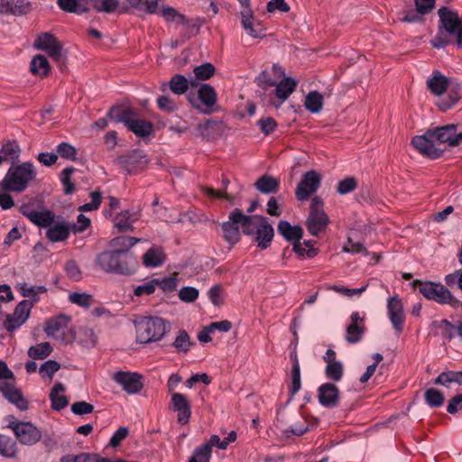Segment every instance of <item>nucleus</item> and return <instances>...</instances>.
I'll return each mask as SVG.
<instances>
[{
	"instance_id": "43",
	"label": "nucleus",
	"mask_w": 462,
	"mask_h": 462,
	"mask_svg": "<svg viewBox=\"0 0 462 462\" xmlns=\"http://www.w3.org/2000/svg\"><path fill=\"white\" fill-rule=\"evenodd\" d=\"M199 98L207 107H212L217 102V93L208 84H202L198 91Z\"/></svg>"
},
{
	"instance_id": "63",
	"label": "nucleus",
	"mask_w": 462,
	"mask_h": 462,
	"mask_svg": "<svg viewBox=\"0 0 462 462\" xmlns=\"http://www.w3.org/2000/svg\"><path fill=\"white\" fill-rule=\"evenodd\" d=\"M257 125L259 126L262 133L264 134L265 135L271 134L277 128V124L275 120L270 116L262 117L261 119H259L257 122Z\"/></svg>"
},
{
	"instance_id": "6",
	"label": "nucleus",
	"mask_w": 462,
	"mask_h": 462,
	"mask_svg": "<svg viewBox=\"0 0 462 462\" xmlns=\"http://www.w3.org/2000/svg\"><path fill=\"white\" fill-rule=\"evenodd\" d=\"M250 233L247 236H255L254 241L261 249H266L270 246L274 231L265 217L261 215L249 216Z\"/></svg>"
},
{
	"instance_id": "9",
	"label": "nucleus",
	"mask_w": 462,
	"mask_h": 462,
	"mask_svg": "<svg viewBox=\"0 0 462 462\" xmlns=\"http://www.w3.org/2000/svg\"><path fill=\"white\" fill-rule=\"evenodd\" d=\"M328 217L323 210L322 200L315 197L310 203V212L307 219V228L312 236H318L328 226Z\"/></svg>"
},
{
	"instance_id": "21",
	"label": "nucleus",
	"mask_w": 462,
	"mask_h": 462,
	"mask_svg": "<svg viewBox=\"0 0 462 462\" xmlns=\"http://www.w3.org/2000/svg\"><path fill=\"white\" fill-rule=\"evenodd\" d=\"M350 319L351 322L346 327V340L350 344H355L361 340L365 331L364 317H361L358 312H353Z\"/></svg>"
},
{
	"instance_id": "35",
	"label": "nucleus",
	"mask_w": 462,
	"mask_h": 462,
	"mask_svg": "<svg viewBox=\"0 0 462 462\" xmlns=\"http://www.w3.org/2000/svg\"><path fill=\"white\" fill-rule=\"evenodd\" d=\"M279 184L278 179L270 175H263L257 180L254 186L260 192L271 194L278 190Z\"/></svg>"
},
{
	"instance_id": "50",
	"label": "nucleus",
	"mask_w": 462,
	"mask_h": 462,
	"mask_svg": "<svg viewBox=\"0 0 462 462\" xmlns=\"http://www.w3.org/2000/svg\"><path fill=\"white\" fill-rule=\"evenodd\" d=\"M444 400V395L439 390L430 388L425 392L426 403L430 407L437 408L442 406Z\"/></svg>"
},
{
	"instance_id": "36",
	"label": "nucleus",
	"mask_w": 462,
	"mask_h": 462,
	"mask_svg": "<svg viewBox=\"0 0 462 462\" xmlns=\"http://www.w3.org/2000/svg\"><path fill=\"white\" fill-rule=\"evenodd\" d=\"M165 261V254L160 248H151L143 256V263L146 267L161 266Z\"/></svg>"
},
{
	"instance_id": "34",
	"label": "nucleus",
	"mask_w": 462,
	"mask_h": 462,
	"mask_svg": "<svg viewBox=\"0 0 462 462\" xmlns=\"http://www.w3.org/2000/svg\"><path fill=\"white\" fill-rule=\"evenodd\" d=\"M30 70L33 75L45 78L51 70L47 58L42 54L35 55L31 60Z\"/></svg>"
},
{
	"instance_id": "60",
	"label": "nucleus",
	"mask_w": 462,
	"mask_h": 462,
	"mask_svg": "<svg viewBox=\"0 0 462 462\" xmlns=\"http://www.w3.org/2000/svg\"><path fill=\"white\" fill-rule=\"evenodd\" d=\"M356 187V180L354 177H348L338 182L337 191L341 195H345L355 190Z\"/></svg>"
},
{
	"instance_id": "20",
	"label": "nucleus",
	"mask_w": 462,
	"mask_h": 462,
	"mask_svg": "<svg viewBox=\"0 0 462 462\" xmlns=\"http://www.w3.org/2000/svg\"><path fill=\"white\" fill-rule=\"evenodd\" d=\"M107 116L116 123H123L127 127L138 116L137 110L129 106H117L110 108Z\"/></svg>"
},
{
	"instance_id": "5",
	"label": "nucleus",
	"mask_w": 462,
	"mask_h": 462,
	"mask_svg": "<svg viewBox=\"0 0 462 462\" xmlns=\"http://www.w3.org/2000/svg\"><path fill=\"white\" fill-rule=\"evenodd\" d=\"M411 285L413 288H418L419 291L429 300L450 305L457 301L450 291L441 283L414 280Z\"/></svg>"
},
{
	"instance_id": "4",
	"label": "nucleus",
	"mask_w": 462,
	"mask_h": 462,
	"mask_svg": "<svg viewBox=\"0 0 462 462\" xmlns=\"http://www.w3.org/2000/svg\"><path fill=\"white\" fill-rule=\"evenodd\" d=\"M239 226H241L245 235L250 233L249 216L245 215L240 209L236 208L230 212L228 220L223 222L221 225L223 237L231 246L237 244L240 240L241 235Z\"/></svg>"
},
{
	"instance_id": "16",
	"label": "nucleus",
	"mask_w": 462,
	"mask_h": 462,
	"mask_svg": "<svg viewBox=\"0 0 462 462\" xmlns=\"http://www.w3.org/2000/svg\"><path fill=\"white\" fill-rule=\"evenodd\" d=\"M113 379L129 394L136 393L143 388L142 377L136 373L119 371Z\"/></svg>"
},
{
	"instance_id": "31",
	"label": "nucleus",
	"mask_w": 462,
	"mask_h": 462,
	"mask_svg": "<svg viewBox=\"0 0 462 462\" xmlns=\"http://www.w3.org/2000/svg\"><path fill=\"white\" fill-rule=\"evenodd\" d=\"M274 86L275 96L278 99H280L281 103H283L295 90L297 81L291 77H285L282 80H281L279 83H276Z\"/></svg>"
},
{
	"instance_id": "33",
	"label": "nucleus",
	"mask_w": 462,
	"mask_h": 462,
	"mask_svg": "<svg viewBox=\"0 0 462 462\" xmlns=\"http://www.w3.org/2000/svg\"><path fill=\"white\" fill-rule=\"evenodd\" d=\"M88 0H58V5L62 11L77 14L88 12Z\"/></svg>"
},
{
	"instance_id": "18",
	"label": "nucleus",
	"mask_w": 462,
	"mask_h": 462,
	"mask_svg": "<svg viewBox=\"0 0 462 462\" xmlns=\"http://www.w3.org/2000/svg\"><path fill=\"white\" fill-rule=\"evenodd\" d=\"M318 398L319 403L326 408H334L339 401V390L331 383H326L321 384L318 390Z\"/></svg>"
},
{
	"instance_id": "7",
	"label": "nucleus",
	"mask_w": 462,
	"mask_h": 462,
	"mask_svg": "<svg viewBox=\"0 0 462 462\" xmlns=\"http://www.w3.org/2000/svg\"><path fill=\"white\" fill-rule=\"evenodd\" d=\"M8 427L16 439L23 445H33L42 439L41 430L29 421H18L14 416L8 417Z\"/></svg>"
},
{
	"instance_id": "45",
	"label": "nucleus",
	"mask_w": 462,
	"mask_h": 462,
	"mask_svg": "<svg viewBox=\"0 0 462 462\" xmlns=\"http://www.w3.org/2000/svg\"><path fill=\"white\" fill-rule=\"evenodd\" d=\"M193 343L188 332L184 329L180 330L172 343V346L178 353H188Z\"/></svg>"
},
{
	"instance_id": "59",
	"label": "nucleus",
	"mask_w": 462,
	"mask_h": 462,
	"mask_svg": "<svg viewBox=\"0 0 462 462\" xmlns=\"http://www.w3.org/2000/svg\"><path fill=\"white\" fill-rule=\"evenodd\" d=\"M301 387L300 368V365H292L291 367V384L290 386V393L294 396Z\"/></svg>"
},
{
	"instance_id": "57",
	"label": "nucleus",
	"mask_w": 462,
	"mask_h": 462,
	"mask_svg": "<svg viewBox=\"0 0 462 462\" xmlns=\"http://www.w3.org/2000/svg\"><path fill=\"white\" fill-rule=\"evenodd\" d=\"M58 154L64 159L76 160L77 150L69 143H61L57 146Z\"/></svg>"
},
{
	"instance_id": "37",
	"label": "nucleus",
	"mask_w": 462,
	"mask_h": 462,
	"mask_svg": "<svg viewBox=\"0 0 462 462\" xmlns=\"http://www.w3.org/2000/svg\"><path fill=\"white\" fill-rule=\"evenodd\" d=\"M140 239L133 236H117L111 240L110 246L115 251H122V253L128 254V250L137 244Z\"/></svg>"
},
{
	"instance_id": "19",
	"label": "nucleus",
	"mask_w": 462,
	"mask_h": 462,
	"mask_svg": "<svg viewBox=\"0 0 462 462\" xmlns=\"http://www.w3.org/2000/svg\"><path fill=\"white\" fill-rule=\"evenodd\" d=\"M0 391L8 400L9 402L15 405L20 411H26L28 409V402L23 397L22 392L14 384L9 383H2L0 384Z\"/></svg>"
},
{
	"instance_id": "53",
	"label": "nucleus",
	"mask_w": 462,
	"mask_h": 462,
	"mask_svg": "<svg viewBox=\"0 0 462 462\" xmlns=\"http://www.w3.org/2000/svg\"><path fill=\"white\" fill-rule=\"evenodd\" d=\"M326 376L335 382L341 380L343 376V365L341 362H332L327 365L325 369Z\"/></svg>"
},
{
	"instance_id": "29",
	"label": "nucleus",
	"mask_w": 462,
	"mask_h": 462,
	"mask_svg": "<svg viewBox=\"0 0 462 462\" xmlns=\"http://www.w3.org/2000/svg\"><path fill=\"white\" fill-rule=\"evenodd\" d=\"M139 216L137 213L129 210H124L117 214L114 219L115 227L120 232L133 230V224L137 221Z\"/></svg>"
},
{
	"instance_id": "11",
	"label": "nucleus",
	"mask_w": 462,
	"mask_h": 462,
	"mask_svg": "<svg viewBox=\"0 0 462 462\" xmlns=\"http://www.w3.org/2000/svg\"><path fill=\"white\" fill-rule=\"evenodd\" d=\"M33 307V303L31 300H23L20 301L13 314H8L4 321V328L13 332L23 324H24L29 319L31 310Z\"/></svg>"
},
{
	"instance_id": "15",
	"label": "nucleus",
	"mask_w": 462,
	"mask_h": 462,
	"mask_svg": "<svg viewBox=\"0 0 462 462\" xmlns=\"http://www.w3.org/2000/svg\"><path fill=\"white\" fill-rule=\"evenodd\" d=\"M69 321V318L65 315L58 316L47 321L44 330L48 337L69 343L71 339L67 340L64 336L69 330L68 326Z\"/></svg>"
},
{
	"instance_id": "51",
	"label": "nucleus",
	"mask_w": 462,
	"mask_h": 462,
	"mask_svg": "<svg viewBox=\"0 0 462 462\" xmlns=\"http://www.w3.org/2000/svg\"><path fill=\"white\" fill-rule=\"evenodd\" d=\"M93 8L97 12L113 13L119 6L118 0H91Z\"/></svg>"
},
{
	"instance_id": "27",
	"label": "nucleus",
	"mask_w": 462,
	"mask_h": 462,
	"mask_svg": "<svg viewBox=\"0 0 462 462\" xmlns=\"http://www.w3.org/2000/svg\"><path fill=\"white\" fill-rule=\"evenodd\" d=\"M448 86V79L438 70L433 71L432 76L427 80L429 90L438 97L446 92Z\"/></svg>"
},
{
	"instance_id": "10",
	"label": "nucleus",
	"mask_w": 462,
	"mask_h": 462,
	"mask_svg": "<svg viewBox=\"0 0 462 462\" xmlns=\"http://www.w3.org/2000/svg\"><path fill=\"white\" fill-rule=\"evenodd\" d=\"M411 145L421 155L430 159L439 158L444 152L436 143V140L430 130H427L424 134L414 136L411 139Z\"/></svg>"
},
{
	"instance_id": "61",
	"label": "nucleus",
	"mask_w": 462,
	"mask_h": 462,
	"mask_svg": "<svg viewBox=\"0 0 462 462\" xmlns=\"http://www.w3.org/2000/svg\"><path fill=\"white\" fill-rule=\"evenodd\" d=\"M199 295V291L195 287L186 286L180 290L179 298L184 302H193Z\"/></svg>"
},
{
	"instance_id": "38",
	"label": "nucleus",
	"mask_w": 462,
	"mask_h": 462,
	"mask_svg": "<svg viewBox=\"0 0 462 462\" xmlns=\"http://www.w3.org/2000/svg\"><path fill=\"white\" fill-rule=\"evenodd\" d=\"M323 102V96L319 92L310 91L305 97L304 106L308 111L317 114L321 111Z\"/></svg>"
},
{
	"instance_id": "49",
	"label": "nucleus",
	"mask_w": 462,
	"mask_h": 462,
	"mask_svg": "<svg viewBox=\"0 0 462 462\" xmlns=\"http://www.w3.org/2000/svg\"><path fill=\"white\" fill-rule=\"evenodd\" d=\"M52 351L51 345L48 342L40 343L34 346H31L28 350V355L33 359H43L47 357Z\"/></svg>"
},
{
	"instance_id": "28",
	"label": "nucleus",
	"mask_w": 462,
	"mask_h": 462,
	"mask_svg": "<svg viewBox=\"0 0 462 462\" xmlns=\"http://www.w3.org/2000/svg\"><path fill=\"white\" fill-rule=\"evenodd\" d=\"M21 154L20 145L16 141H8L0 150V158L3 162L17 164Z\"/></svg>"
},
{
	"instance_id": "41",
	"label": "nucleus",
	"mask_w": 462,
	"mask_h": 462,
	"mask_svg": "<svg viewBox=\"0 0 462 462\" xmlns=\"http://www.w3.org/2000/svg\"><path fill=\"white\" fill-rule=\"evenodd\" d=\"M161 14L167 23H175L177 24L183 25L189 24V20L187 17L171 6L163 7L162 9Z\"/></svg>"
},
{
	"instance_id": "22",
	"label": "nucleus",
	"mask_w": 462,
	"mask_h": 462,
	"mask_svg": "<svg viewBox=\"0 0 462 462\" xmlns=\"http://www.w3.org/2000/svg\"><path fill=\"white\" fill-rule=\"evenodd\" d=\"M69 224L64 220H58L52 223L46 231V237L52 243L65 241L70 233Z\"/></svg>"
},
{
	"instance_id": "3",
	"label": "nucleus",
	"mask_w": 462,
	"mask_h": 462,
	"mask_svg": "<svg viewBox=\"0 0 462 462\" xmlns=\"http://www.w3.org/2000/svg\"><path fill=\"white\" fill-rule=\"evenodd\" d=\"M95 263L101 270L108 273L128 275L133 272L132 256L122 253V251L103 252L97 256Z\"/></svg>"
},
{
	"instance_id": "8",
	"label": "nucleus",
	"mask_w": 462,
	"mask_h": 462,
	"mask_svg": "<svg viewBox=\"0 0 462 462\" xmlns=\"http://www.w3.org/2000/svg\"><path fill=\"white\" fill-rule=\"evenodd\" d=\"M34 47L44 51L58 65L61 66L65 63L66 55L63 47L51 33L44 32L38 35Z\"/></svg>"
},
{
	"instance_id": "54",
	"label": "nucleus",
	"mask_w": 462,
	"mask_h": 462,
	"mask_svg": "<svg viewBox=\"0 0 462 462\" xmlns=\"http://www.w3.org/2000/svg\"><path fill=\"white\" fill-rule=\"evenodd\" d=\"M157 287L158 279H152L149 282H146L141 285L136 286L134 289V295L137 297H141L143 295H151L155 291Z\"/></svg>"
},
{
	"instance_id": "42",
	"label": "nucleus",
	"mask_w": 462,
	"mask_h": 462,
	"mask_svg": "<svg viewBox=\"0 0 462 462\" xmlns=\"http://www.w3.org/2000/svg\"><path fill=\"white\" fill-rule=\"evenodd\" d=\"M189 80L181 74H175L167 83L171 91L175 95H182L189 89Z\"/></svg>"
},
{
	"instance_id": "47",
	"label": "nucleus",
	"mask_w": 462,
	"mask_h": 462,
	"mask_svg": "<svg viewBox=\"0 0 462 462\" xmlns=\"http://www.w3.org/2000/svg\"><path fill=\"white\" fill-rule=\"evenodd\" d=\"M15 454V442L10 437L0 434V455L5 457H14Z\"/></svg>"
},
{
	"instance_id": "64",
	"label": "nucleus",
	"mask_w": 462,
	"mask_h": 462,
	"mask_svg": "<svg viewBox=\"0 0 462 462\" xmlns=\"http://www.w3.org/2000/svg\"><path fill=\"white\" fill-rule=\"evenodd\" d=\"M94 411V406L87 402H77L71 405V411L76 415L89 414Z\"/></svg>"
},
{
	"instance_id": "55",
	"label": "nucleus",
	"mask_w": 462,
	"mask_h": 462,
	"mask_svg": "<svg viewBox=\"0 0 462 462\" xmlns=\"http://www.w3.org/2000/svg\"><path fill=\"white\" fill-rule=\"evenodd\" d=\"M211 457L210 445H203L195 449L189 462H209Z\"/></svg>"
},
{
	"instance_id": "52",
	"label": "nucleus",
	"mask_w": 462,
	"mask_h": 462,
	"mask_svg": "<svg viewBox=\"0 0 462 462\" xmlns=\"http://www.w3.org/2000/svg\"><path fill=\"white\" fill-rule=\"evenodd\" d=\"M60 368V365L57 361L48 360L41 365L39 373L43 379L47 378L51 381L54 374L58 372Z\"/></svg>"
},
{
	"instance_id": "23",
	"label": "nucleus",
	"mask_w": 462,
	"mask_h": 462,
	"mask_svg": "<svg viewBox=\"0 0 462 462\" xmlns=\"http://www.w3.org/2000/svg\"><path fill=\"white\" fill-rule=\"evenodd\" d=\"M440 23L445 31L449 34H457V30L462 27V21L457 13L448 10L447 7H441L439 10Z\"/></svg>"
},
{
	"instance_id": "30",
	"label": "nucleus",
	"mask_w": 462,
	"mask_h": 462,
	"mask_svg": "<svg viewBox=\"0 0 462 462\" xmlns=\"http://www.w3.org/2000/svg\"><path fill=\"white\" fill-rule=\"evenodd\" d=\"M278 233L288 241H300L302 237L303 230L299 226H291L286 220H281L277 226Z\"/></svg>"
},
{
	"instance_id": "62",
	"label": "nucleus",
	"mask_w": 462,
	"mask_h": 462,
	"mask_svg": "<svg viewBox=\"0 0 462 462\" xmlns=\"http://www.w3.org/2000/svg\"><path fill=\"white\" fill-rule=\"evenodd\" d=\"M74 171V167H67L61 172L60 181L64 186V192L66 194H71L74 191V185L70 180L71 174Z\"/></svg>"
},
{
	"instance_id": "48",
	"label": "nucleus",
	"mask_w": 462,
	"mask_h": 462,
	"mask_svg": "<svg viewBox=\"0 0 462 462\" xmlns=\"http://www.w3.org/2000/svg\"><path fill=\"white\" fill-rule=\"evenodd\" d=\"M69 302L83 308H89L93 302V296L87 292H72L69 295Z\"/></svg>"
},
{
	"instance_id": "58",
	"label": "nucleus",
	"mask_w": 462,
	"mask_h": 462,
	"mask_svg": "<svg viewBox=\"0 0 462 462\" xmlns=\"http://www.w3.org/2000/svg\"><path fill=\"white\" fill-rule=\"evenodd\" d=\"M437 326L441 330L442 336L448 340H451L456 336H457V326L452 325L446 319L439 321Z\"/></svg>"
},
{
	"instance_id": "14",
	"label": "nucleus",
	"mask_w": 462,
	"mask_h": 462,
	"mask_svg": "<svg viewBox=\"0 0 462 462\" xmlns=\"http://www.w3.org/2000/svg\"><path fill=\"white\" fill-rule=\"evenodd\" d=\"M387 314L395 331L401 333L403 330L405 315L403 304L397 295L388 298Z\"/></svg>"
},
{
	"instance_id": "26",
	"label": "nucleus",
	"mask_w": 462,
	"mask_h": 462,
	"mask_svg": "<svg viewBox=\"0 0 462 462\" xmlns=\"http://www.w3.org/2000/svg\"><path fill=\"white\" fill-rule=\"evenodd\" d=\"M173 410L178 411V420L181 424H186L191 414L190 405L182 393H175L171 395Z\"/></svg>"
},
{
	"instance_id": "25",
	"label": "nucleus",
	"mask_w": 462,
	"mask_h": 462,
	"mask_svg": "<svg viewBox=\"0 0 462 462\" xmlns=\"http://www.w3.org/2000/svg\"><path fill=\"white\" fill-rule=\"evenodd\" d=\"M26 217L34 225L40 227H48L56 218L52 211L42 208L36 212L29 211L27 208H23Z\"/></svg>"
},
{
	"instance_id": "24",
	"label": "nucleus",
	"mask_w": 462,
	"mask_h": 462,
	"mask_svg": "<svg viewBox=\"0 0 462 462\" xmlns=\"http://www.w3.org/2000/svg\"><path fill=\"white\" fill-rule=\"evenodd\" d=\"M31 9V4L26 0H0V14L23 15Z\"/></svg>"
},
{
	"instance_id": "40",
	"label": "nucleus",
	"mask_w": 462,
	"mask_h": 462,
	"mask_svg": "<svg viewBox=\"0 0 462 462\" xmlns=\"http://www.w3.org/2000/svg\"><path fill=\"white\" fill-rule=\"evenodd\" d=\"M17 289L23 297L32 299V303L39 300V298L37 297L39 293H44L47 291V288L43 285L32 286L28 285L26 282L18 284Z\"/></svg>"
},
{
	"instance_id": "12",
	"label": "nucleus",
	"mask_w": 462,
	"mask_h": 462,
	"mask_svg": "<svg viewBox=\"0 0 462 462\" xmlns=\"http://www.w3.org/2000/svg\"><path fill=\"white\" fill-rule=\"evenodd\" d=\"M321 182V175L316 171H309L299 182L295 195L298 200L304 201L310 199L319 189Z\"/></svg>"
},
{
	"instance_id": "32",
	"label": "nucleus",
	"mask_w": 462,
	"mask_h": 462,
	"mask_svg": "<svg viewBox=\"0 0 462 462\" xmlns=\"http://www.w3.org/2000/svg\"><path fill=\"white\" fill-rule=\"evenodd\" d=\"M65 386L61 383H56L50 393L51 402V408L56 411H60L68 405V400L63 395Z\"/></svg>"
},
{
	"instance_id": "39",
	"label": "nucleus",
	"mask_w": 462,
	"mask_h": 462,
	"mask_svg": "<svg viewBox=\"0 0 462 462\" xmlns=\"http://www.w3.org/2000/svg\"><path fill=\"white\" fill-rule=\"evenodd\" d=\"M128 129L138 137H146L152 133L153 125L151 122L139 119L137 116Z\"/></svg>"
},
{
	"instance_id": "2",
	"label": "nucleus",
	"mask_w": 462,
	"mask_h": 462,
	"mask_svg": "<svg viewBox=\"0 0 462 462\" xmlns=\"http://www.w3.org/2000/svg\"><path fill=\"white\" fill-rule=\"evenodd\" d=\"M136 340L140 344L157 342L162 339L170 329V324L160 317H138L134 321Z\"/></svg>"
},
{
	"instance_id": "56",
	"label": "nucleus",
	"mask_w": 462,
	"mask_h": 462,
	"mask_svg": "<svg viewBox=\"0 0 462 462\" xmlns=\"http://www.w3.org/2000/svg\"><path fill=\"white\" fill-rule=\"evenodd\" d=\"M193 72L198 79L206 80L214 75L215 67L211 63L206 62L195 67Z\"/></svg>"
},
{
	"instance_id": "46",
	"label": "nucleus",
	"mask_w": 462,
	"mask_h": 462,
	"mask_svg": "<svg viewBox=\"0 0 462 462\" xmlns=\"http://www.w3.org/2000/svg\"><path fill=\"white\" fill-rule=\"evenodd\" d=\"M435 384L448 386L450 383L462 384V371H448L441 373L434 381Z\"/></svg>"
},
{
	"instance_id": "1",
	"label": "nucleus",
	"mask_w": 462,
	"mask_h": 462,
	"mask_svg": "<svg viewBox=\"0 0 462 462\" xmlns=\"http://www.w3.org/2000/svg\"><path fill=\"white\" fill-rule=\"evenodd\" d=\"M37 171L32 162H25L12 165L0 180V188L21 193L35 180Z\"/></svg>"
},
{
	"instance_id": "13",
	"label": "nucleus",
	"mask_w": 462,
	"mask_h": 462,
	"mask_svg": "<svg viewBox=\"0 0 462 462\" xmlns=\"http://www.w3.org/2000/svg\"><path fill=\"white\" fill-rule=\"evenodd\" d=\"M429 130L439 145L447 143L448 146H457L462 143V132L457 133V125L454 124Z\"/></svg>"
},
{
	"instance_id": "17",
	"label": "nucleus",
	"mask_w": 462,
	"mask_h": 462,
	"mask_svg": "<svg viewBox=\"0 0 462 462\" xmlns=\"http://www.w3.org/2000/svg\"><path fill=\"white\" fill-rule=\"evenodd\" d=\"M241 23L245 32L253 38L264 36L265 29L262 23L255 20L251 8L243 9L240 12Z\"/></svg>"
},
{
	"instance_id": "44",
	"label": "nucleus",
	"mask_w": 462,
	"mask_h": 462,
	"mask_svg": "<svg viewBox=\"0 0 462 462\" xmlns=\"http://www.w3.org/2000/svg\"><path fill=\"white\" fill-rule=\"evenodd\" d=\"M104 457H100L97 454L79 453L77 455L68 454L60 458V462H105Z\"/></svg>"
}]
</instances>
